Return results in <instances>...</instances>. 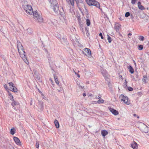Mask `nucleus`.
Returning <instances> with one entry per match:
<instances>
[{
	"instance_id": "27",
	"label": "nucleus",
	"mask_w": 149,
	"mask_h": 149,
	"mask_svg": "<svg viewBox=\"0 0 149 149\" xmlns=\"http://www.w3.org/2000/svg\"><path fill=\"white\" fill-rule=\"evenodd\" d=\"M104 100H99L97 102V103L98 104H100L101 103H104Z\"/></svg>"
},
{
	"instance_id": "1",
	"label": "nucleus",
	"mask_w": 149,
	"mask_h": 149,
	"mask_svg": "<svg viewBox=\"0 0 149 149\" xmlns=\"http://www.w3.org/2000/svg\"><path fill=\"white\" fill-rule=\"evenodd\" d=\"M17 47L20 57L26 64H28L29 62L26 56L24 48L19 41H17Z\"/></svg>"
},
{
	"instance_id": "11",
	"label": "nucleus",
	"mask_w": 149,
	"mask_h": 149,
	"mask_svg": "<svg viewBox=\"0 0 149 149\" xmlns=\"http://www.w3.org/2000/svg\"><path fill=\"white\" fill-rule=\"evenodd\" d=\"M13 139L15 143L18 146H20L21 145V142L18 138L14 136L13 137Z\"/></svg>"
},
{
	"instance_id": "56",
	"label": "nucleus",
	"mask_w": 149,
	"mask_h": 149,
	"mask_svg": "<svg viewBox=\"0 0 149 149\" xmlns=\"http://www.w3.org/2000/svg\"><path fill=\"white\" fill-rule=\"evenodd\" d=\"M40 79V78H39V77H38V79Z\"/></svg>"
},
{
	"instance_id": "40",
	"label": "nucleus",
	"mask_w": 149,
	"mask_h": 149,
	"mask_svg": "<svg viewBox=\"0 0 149 149\" xmlns=\"http://www.w3.org/2000/svg\"><path fill=\"white\" fill-rule=\"evenodd\" d=\"M60 15H61V16L63 17H64L65 16V14L61 12L60 13Z\"/></svg>"
},
{
	"instance_id": "29",
	"label": "nucleus",
	"mask_w": 149,
	"mask_h": 149,
	"mask_svg": "<svg viewBox=\"0 0 149 149\" xmlns=\"http://www.w3.org/2000/svg\"><path fill=\"white\" fill-rule=\"evenodd\" d=\"M77 19L78 20L79 24H80L81 23V18L80 17V16H78L77 17Z\"/></svg>"
},
{
	"instance_id": "23",
	"label": "nucleus",
	"mask_w": 149,
	"mask_h": 149,
	"mask_svg": "<svg viewBox=\"0 0 149 149\" xmlns=\"http://www.w3.org/2000/svg\"><path fill=\"white\" fill-rule=\"evenodd\" d=\"M86 24L87 26H89L90 25L91 22L89 19H86Z\"/></svg>"
},
{
	"instance_id": "49",
	"label": "nucleus",
	"mask_w": 149,
	"mask_h": 149,
	"mask_svg": "<svg viewBox=\"0 0 149 149\" xmlns=\"http://www.w3.org/2000/svg\"><path fill=\"white\" fill-rule=\"evenodd\" d=\"M132 35V34L130 33H129L128 34V36H131Z\"/></svg>"
},
{
	"instance_id": "7",
	"label": "nucleus",
	"mask_w": 149,
	"mask_h": 149,
	"mask_svg": "<svg viewBox=\"0 0 149 149\" xmlns=\"http://www.w3.org/2000/svg\"><path fill=\"white\" fill-rule=\"evenodd\" d=\"M9 84L10 86V88L12 89V91L14 92H17V90L16 87L14 85V84L12 82H10L9 83Z\"/></svg>"
},
{
	"instance_id": "8",
	"label": "nucleus",
	"mask_w": 149,
	"mask_h": 149,
	"mask_svg": "<svg viewBox=\"0 0 149 149\" xmlns=\"http://www.w3.org/2000/svg\"><path fill=\"white\" fill-rule=\"evenodd\" d=\"M90 5L95 6L98 8H100V5L99 3L95 1V0H93L91 1L90 3Z\"/></svg>"
},
{
	"instance_id": "59",
	"label": "nucleus",
	"mask_w": 149,
	"mask_h": 149,
	"mask_svg": "<svg viewBox=\"0 0 149 149\" xmlns=\"http://www.w3.org/2000/svg\"><path fill=\"white\" fill-rule=\"evenodd\" d=\"M34 74H36V73H34Z\"/></svg>"
},
{
	"instance_id": "14",
	"label": "nucleus",
	"mask_w": 149,
	"mask_h": 149,
	"mask_svg": "<svg viewBox=\"0 0 149 149\" xmlns=\"http://www.w3.org/2000/svg\"><path fill=\"white\" fill-rule=\"evenodd\" d=\"M54 5H55L54 6L53 9L55 13H57L59 10V7L58 4H57L56 3Z\"/></svg>"
},
{
	"instance_id": "53",
	"label": "nucleus",
	"mask_w": 149,
	"mask_h": 149,
	"mask_svg": "<svg viewBox=\"0 0 149 149\" xmlns=\"http://www.w3.org/2000/svg\"><path fill=\"white\" fill-rule=\"evenodd\" d=\"M133 116H136V114H133Z\"/></svg>"
},
{
	"instance_id": "4",
	"label": "nucleus",
	"mask_w": 149,
	"mask_h": 149,
	"mask_svg": "<svg viewBox=\"0 0 149 149\" xmlns=\"http://www.w3.org/2000/svg\"><path fill=\"white\" fill-rule=\"evenodd\" d=\"M119 99L122 102L127 105H129L130 103V101L128 100V97L123 95H121L120 96Z\"/></svg>"
},
{
	"instance_id": "43",
	"label": "nucleus",
	"mask_w": 149,
	"mask_h": 149,
	"mask_svg": "<svg viewBox=\"0 0 149 149\" xmlns=\"http://www.w3.org/2000/svg\"><path fill=\"white\" fill-rule=\"evenodd\" d=\"M86 17L87 18H88L89 17V15L88 13L87 12L86 13Z\"/></svg>"
},
{
	"instance_id": "10",
	"label": "nucleus",
	"mask_w": 149,
	"mask_h": 149,
	"mask_svg": "<svg viewBox=\"0 0 149 149\" xmlns=\"http://www.w3.org/2000/svg\"><path fill=\"white\" fill-rule=\"evenodd\" d=\"M102 73L103 76L105 78V79L108 81V80L109 79V75L106 71L105 70H103L102 71Z\"/></svg>"
},
{
	"instance_id": "42",
	"label": "nucleus",
	"mask_w": 149,
	"mask_h": 149,
	"mask_svg": "<svg viewBox=\"0 0 149 149\" xmlns=\"http://www.w3.org/2000/svg\"><path fill=\"white\" fill-rule=\"evenodd\" d=\"M4 87L6 90H7L8 89L7 86L6 84H5L4 85Z\"/></svg>"
},
{
	"instance_id": "41",
	"label": "nucleus",
	"mask_w": 149,
	"mask_h": 149,
	"mask_svg": "<svg viewBox=\"0 0 149 149\" xmlns=\"http://www.w3.org/2000/svg\"><path fill=\"white\" fill-rule=\"evenodd\" d=\"M119 78L120 79H121L122 80H123L122 76L121 75H120L119 76Z\"/></svg>"
},
{
	"instance_id": "31",
	"label": "nucleus",
	"mask_w": 149,
	"mask_h": 149,
	"mask_svg": "<svg viewBox=\"0 0 149 149\" xmlns=\"http://www.w3.org/2000/svg\"><path fill=\"white\" fill-rule=\"evenodd\" d=\"M9 95L10 96V99L11 100H13V96L10 93H9Z\"/></svg>"
},
{
	"instance_id": "24",
	"label": "nucleus",
	"mask_w": 149,
	"mask_h": 149,
	"mask_svg": "<svg viewBox=\"0 0 149 149\" xmlns=\"http://www.w3.org/2000/svg\"><path fill=\"white\" fill-rule=\"evenodd\" d=\"M75 0H68V1L70 2V3L72 6H73L74 5V1Z\"/></svg>"
},
{
	"instance_id": "28",
	"label": "nucleus",
	"mask_w": 149,
	"mask_h": 149,
	"mask_svg": "<svg viewBox=\"0 0 149 149\" xmlns=\"http://www.w3.org/2000/svg\"><path fill=\"white\" fill-rule=\"evenodd\" d=\"M143 49V46L142 45H139L138 46V49L139 50H141Z\"/></svg>"
},
{
	"instance_id": "34",
	"label": "nucleus",
	"mask_w": 149,
	"mask_h": 149,
	"mask_svg": "<svg viewBox=\"0 0 149 149\" xmlns=\"http://www.w3.org/2000/svg\"><path fill=\"white\" fill-rule=\"evenodd\" d=\"M12 105L13 107H14L16 105L17 102H16L15 101H14L13 102L12 104Z\"/></svg>"
},
{
	"instance_id": "3",
	"label": "nucleus",
	"mask_w": 149,
	"mask_h": 149,
	"mask_svg": "<svg viewBox=\"0 0 149 149\" xmlns=\"http://www.w3.org/2000/svg\"><path fill=\"white\" fill-rule=\"evenodd\" d=\"M33 18L35 20L38 22H43V19L41 16L39 15L37 11L33 13Z\"/></svg>"
},
{
	"instance_id": "22",
	"label": "nucleus",
	"mask_w": 149,
	"mask_h": 149,
	"mask_svg": "<svg viewBox=\"0 0 149 149\" xmlns=\"http://www.w3.org/2000/svg\"><path fill=\"white\" fill-rule=\"evenodd\" d=\"M15 133V130L14 128H12L10 131V133L12 135H13Z\"/></svg>"
},
{
	"instance_id": "2",
	"label": "nucleus",
	"mask_w": 149,
	"mask_h": 149,
	"mask_svg": "<svg viewBox=\"0 0 149 149\" xmlns=\"http://www.w3.org/2000/svg\"><path fill=\"white\" fill-rule=\"evenodd\" d=\"M22 7L25 12L29 15H31L33 13L32 7L30 5L27 4L26 0H22Z\"/></svg>"
},
{
	"instance_id": "15",
	"label": "nucleus",
	"mask_w": 149,
	"mask_h": 149,
	"mask_svg": "<svg viewBox=\"0 0 149 149\" xmlns=\"http://www.w3.org/2000/svg\"><path fill=\"white\" fill-rule=\"evenodd\" d=\"M101 133L102 135L103 136H105L108 134V132L105 130H102L101 131Z\"/></svg>"
},
{
	"instance_id": "51",
	"label": "nucleus",
	"mask_w": 149,
	"mask_h": 149,
	"mask_svg": "<svg viewBox=\"0 0 149 149\" xmlns=\"http://www.w3.org/2000/svg\"><path fill=\"white\" fill-rule=\"evenodd\" d=\"M77 77H79V78L80 77V76L79 75V74H77Z\"/></svg>"
},
{
	"instance_id": "13",
	"label": "nucleus",
	"mask_w": 149,
	"mask_h": 149,
	"mask_svg": "<svg viewBox=\"0 0 149 149\" xmlns=\"http://www.w3.org/2000/svg\"><path fill=\"white\" fill-rule=\"evenodd\" d=\"M121 25L118 23H116L115 24V28L116 31L118 32L119 31Z\"/></svg>"
},
{
	"instance_id": "45",
	"label": "nucleus",
	"mask_w": 149,
	"mask_h": 149,
	"mask_svg": "<svg viewBox=\"0 0 149 149\" xmlns=\"http://www.w3.org/2000/svg\"><path fill=\"white\" fill-rule=\"evenodd\" d=\"M79 87L80 88V87H81V88H82H82H84V86H81L80 85H79Z\"/></svg>"
},
{
	"instance_id": "55",
	"label": "nucleus",
	"mask_w": 149,
	"mask_h": 149,
	"mask_svg": "<svg viewBox=\"0 0 149 149\" xmlns=\"http://www.w3.org/2000/svg\"><path fill=\"white\" fill-rule=\"evenodd\" d=\"M74 72L75 74H77V73L76 72H75L74 71Z\"/></svg>"
},
{
	"instance_id": "46",
	"label": "nucleus",
	"mask_w": 149,
	"mask_h": 149,
	"mask_svg": "<svg viewBox=\"0 0 149 149\" xmlns=\"http://www.w3.org/2000/svg\"><path fill=\"white\" fill-rule=\"evenodd\" d=\"M30 105H32V100H31L30 102Z\"/></svg>"
},
{
	"instance_id": "21",
	"label": "nucleus",
	"mask_w": 149,
	"mask_h": 149,
	"mask_svg": "<svg viewBox=\"0 0 149 149\" xmlns=\"http://www.w3.org/2000/svg\"><path fill=\"white\" fill-rule=\"evenodd\" d=\"M49 2L52 6L56 3V0H49Z\"/></svg>"
},
{
	"instance_id": "12",
	"label": "nucleus",
	"mask_w": 149,
	"mask_h": 149,
	"mask_svg": "<svg viewBox=\"0 0 149 149\" xmlns=\"http://www.w3.org/2000/svg\"><path fill=\"white\" fill-rule=\"evenodd\" d=\"M131 146L133 149H138L137 144L135 141H133L131 144Z\"/></svg>"
},
{
	"instance_id": "39",
	"label": "nucleus",
	"mask_w": 149,
	"mask_h": 149,
	"mask_svg": "<svg viewBox=\"0 0 149 149\" xmlns=\"http://www.w3.org/2000/svg\"><path fill=\"white\" fill-rule=\"evenodd\" d=\"M99 36H100L101 37V38L102 39H103L104 38L102 36V34L101 33H100L99 34Z\"/></svg>"
},
{
	"instance_id": "50",
	"label": "nucleus",
	"mask_w": 149,
	"mask_h": 149,
	"mask_svg": "<svg viewBox=\"0 0 149 149\" xmlns=\"http://www.w3.org/2000/svg\"><path fill=\"white\" fill-rule=\"evenodd\" d=\"M97 98L98 99H100L101 98L99 96H98Z\"/></svg>"
},
{
	"instance_id": "48",
	"label": "nucleus",
	"mask_w": 149,
	"mask_h": 149,
	"mask_svg": "<svg viewBox=\"0 0 149 149\" xmlns=\"http://www.w3.org/2000/svg\"><path fill=\"white\" fill-rule=\"evenodd\" d=\"M119 19H120V21H122V20H123V19L121 17H120V18H119Z\"/></svg>"
},
{
	"instance_id": "47",
	"label": "nucleus",
	"mask_w": 149,
	"mask_h": 149,
	"mask_svg": "<svg viewBox=\"0 0 149 149\" xmlns=\"http://www.w3.org/2000/svg\"><path fill=\"white\" fill-rule=\"evenodd\" d=\"M83 95L85 97L86 95V94L85 93H84L83 94Z\"/></svg>"
},
{
	"instance_id": "16",
	"label": "nucleus",
	"mask_w": 149,
	"mask_h": 149,
	"mask_svg": "<svg viewBox=\"0 0 149 149\" xmlns=\"http://www.w3.org/2000/svg\"><path fill=\"white\" fill-rule=\"evenodd\" d=\"M141 3L139 1L138 3V7L139 9L141 10H144L145 8H144L143 6L141 5Z\"/></svg>"
},
{
	"instance_id": "57",
	"label": "nucleus",
	"mask_w": 149,
	"mask_h": 149,
	"mask_svg": "<svg viewBox=\"0 0 149 149\" xmlns=\"http://www.w3.org/2000/svg\"><path fill=\"white\" fill-rule=\"evenodd\" d=\"M134 64H136V63L135 62L134 63Z\"/></svg>"
},
{
	"instance_id": "33",
	"label": "nucleus",
	"mask_w": 149,
	"mask_h": 149,
	"mask_svg": "<svg viewBox=\"0 0 149 149\" xmlns=\"http://www.w3.org/2000/svg\"><path fill=\"white\" fill-rule=\"evenodd\" d=\"M77 4L80 3L82 2V0H75V1Z\"/></svg>"
},
{
	"instance_id": "58",
	"label": "nucleus",
	"mask_w": 149,
	"mask_h": 149,
	"mask_svg": "<svg viewBox=\"0 0 149 149\" xmlns=\"http://www.w3.org/2000/svg\"><path fill=\"white\" fill-rule=\"evenodd\" d=\"M137 118H139V116H138Z\"/></svg>"
},
{
	"instance_id": "35",
	"label": "nucleus",
	"mask_w": 149,
	"mask_h": 149,
	"mask_svg": "<svg viewBox=\"0 0 149 149\" xmlns=\"http://www.w3.org/2000/svg\"><path fill=\"white\" fill-rule=\"evenodd\" d=\"M93 0H86L87 3L90 5V3Z\"/></svg>"
},
{
	"instance_id": "18",
	"label": "nucleus",
	"mask_w": 149,
	"mask_h": 149,
	"mask_svg": "<svg viewBox=\"0 0 149 149\" xmlns=\"http://www.w3.org/2000/svg\"><path fill=\"white\" fill-rule=\"evenodd\" d=\"M54 123L56 128H58L59 127V125L58 121L55 120L54 121Z\"/></svg>"
},
{
	"instance_id": "9",
	"label": "nucleus",
	"mask_w": 149,
	"mask_h": 149,
	"mask_svg": "<svg viewBox=\"0 0 149 149\" xmlns=\"http://www.w3.org/2000/svg\"><path fill=\"white\" fill-rule=\"evenodd\" d=\"M109 109L110 111L114 115L116 116L118 115L119 113L117 111L114 109L112 108L109 107Z\"/></svg>"
},
{
	"instance_id": "20",
	"label": "nucleus",
	"mask_w": 149,
	"mask_h": 149,
	"mask_svg": "<svg viewBox=\"0 0 149 149\" xmlns=\"http://www.w3.org/2000/svg\"><path fill=\"white\" fill-rule=\"evenodd\" d=\"M54 78L55 80V82L58 85H59V82L58 80L57 77L56 75H54Z\"/></svg>"
},
{
	"instance_id": "38",
	"label": "nucleus",
	"mask_w": 149,
	"mask_h": 149,
	"mask_svg": "<svg viewBox=\"0 0 149 149\" xmlns=\"http://www.w3.org/2000/svg\"><path fill=\"white\" fill-rule=\"evenodd\" d=\"M127 88L129 91H132L133 90V88L130 87H128Z\"/></svg>"
},
{
	"instance_id": "19",
	"label": "nucleus",
	"mask_w": 149,
	"mask_h": 149,
	"mask_svg": "<svg viewBox=\"0 0 149 149\" xmlns=\"http://www.w3.org/2000/svg\"><path fill=\"white\" fill-rule=\"evenodd\" d=\"M128 68L129 69L130 72L131 74H132L134 72V70L131 66L130 65Z\"/></svg>"
},
{
	"instance_id": "32",
	"label": "nucleus",
	"mask_w": 149,
	"mask_h": 149,
	"mask_svg": "<svg viewBox=\"0 0 149 149\" xmlns=\"http://www.w3.org/2000/svg\"><path fill=\"white\" fill-rule=\"evenodd\" d=\"M130 15V13L129 12H127L126 13L125 16L126 17H128Z\"/></svg>"
},
{
	"instance_id": "30",
	"label": "nucleus",
	"mask_w": 149,
	"mask_h": 149,
	"mask_svg": "<svg viewBox=\"0 0 149 149\" xmlns=\"http://www.w3.org/2000/svg\"><path fill=\"white\" fill-rule=\"evenodd\" d=\"M139 39L141 41H143L144 40V37L142 36H139Z\"/></svg>"
},
{
	"instance_id": "17",
	"label": "nucleus",
	"mask_w": 149,
	"mask_h": 149,
	"mask_svg": "<svg viewBox=\"0 0 149 149\" xmlns=\"http://www.w3.org/2000/svg\"><path fill=\"white\" fill-rule=\"evenodd\" d=\"M39 107H40V109L42 110L43 109V102L41 101H39Z\"/></svg>"
},
{
	"instance_id": "26",
	"label": "nucleus",
	"mask_w": 149,
	"mask_h": 149,
	"mask_svg": "<svg viewBox=\"0 0 149 149\" xmlns=\"http://www.w3.org/2000/svg\"><path fill=\"white\" fill-rule=\"evenodd\" d=\"M147 80V77L146 76H144L143 79V82H146Z\"/></svg>"
},
{
	"instance_id": "44",
	"label": "nucleus",
	"mask_w": 149,
	"mask_h": 149,
	"mask_svg": "<svg viewBox=\"0 0 149 149\" xmlns=\"http://www.w3.org/2000/svg\"><path fill=\"white\" fill-rule=\"evenodd\" d=\"M30 31H31V30L30 29H28V33H31V32Z\"/></svg>"
},
{
	"instance_id": "5",
	"label": "nucleus",
	"mask_w": 149,
	"mask_h": 149,
	"mask_svg": "<svg viewBox=\"0 0 149 149\" xmlns=\"http://www.w3.org/2000/svg\"><path fill=\"white\" fill-rule=\"evenodd\" d=\"M139 128L142 132L145 133H148L149 130L148 128V127L143 123H141Z\"/></svg>"
},
{
	"instance_id": "54",
	"label": "nucleus",
	"mask_w": 149,
	"mask_h": 149,
	"mask_svg": "<svg viewBox=\"0 0 149 149\" xmlns=\"http://www.w3.org/2000/svg\"><path fill=\"white\" fill-rule=\"evenodd\" d=\"M91 97L92 96V94H90L89 95Z\"/></svg>"
},
{
	"instance_id": "25",
	"label": "nucleus",
	"mask_w": 149,
	"mask_h": 149,
	"mask_svg": "<svg viewBox=\"0 0 149 149\" xmlns=\"http://www.w3.org/2000/svg\"><path fill=\"white\" fill-rule=\"evenodd\" d=\"M107 40H108V42L109 43H111V38L108 35H107Z\"/></svg>"
},
{
	"instance_id": "6",
	"label": "nucleus",
	"mask_w": 149,
	"mask_h": 149,
	"mask_svg": "<svg viewBox=\"0 0 149 149\" xmlns=\"http://www.w3.org/2000/svg\"><path fill=\"white\" fill-rule=\"evenodd\" d=\"M83 52L84 54L87 56L88 57L91 56V50L88 48H86L84 49Z\"/></svg>"
},
{
	"instance_id": "37",
	"label": "nucleus",
	"mask_w": 149,
	"mask_h": 149,
	"mask_svg": "<svg viewBox=\"0 0 149 149\" xmlns=\"http://www.w3.org/2000/svg\"><path fill=\"white\" fill-rule=\"evenodd\" d=\"M36 147L37 148H38L39 147V143L38 142V141L36 142Z\"/></svg>"
},
{
	"instance_id": "52",
	"label": "nucleus",
	"mask_w": 149,
	"mask_h": 149,
	"mask_svg": "<svg viewBox=\"0 0 149 149\" xmlns=\"http://www.w3.org/2000/svg\"><path fill=\"white\" fill-rule=\"evenodd\" d=\"M49 80H50L51 81V82L52 83V82H53V81L51 79H51H49Z\"/></svg>"
},
{
	"instance_id": "36",
	"label": "nucleus",
	"mask_w": 149,
	"mask_h": 149,
	"mask_svg": "<svg viewBox=\"0 0 149 149\" xmlns=\"http://www.w3.org/2000/svg\"><path fill=\"white\" fill-rule=\"evenodd\" d=\"M124 86H125V87H127V81L126 80H125V81L124 83Z\"/></svg>"
}]
</instances>
